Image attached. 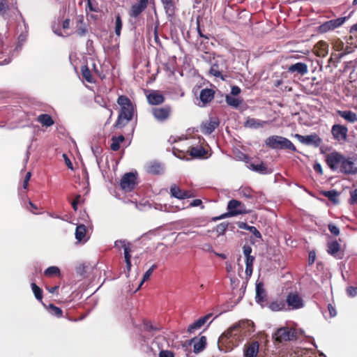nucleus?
I'll list each match as a JSON object with an SVG mask.
<instances>
[{
	"label": "nucleus",
	"instance_id": "1",
	"mask_svg": "<svg viewBox=\"0 0 357 357\" xmlns=\"http://www.w3.org/2000/svg\"><path fill=\"white\" fill-rule=\"evenodd\" d=\"M117 103L121 109L114 127L120 129L125 127L132 119L135 107L130 98L124 95L119 96Z\"/></svg>",
	"mask_w": 357,
	"mask_h": 357
},
{
	"label": "nucleus",
	"instance_id": "2",
	"mask_svg": "<svg viewBox=\"0 0 357 357\" xmlns=\"http://www.w3.org/2000/svg\"><path fill=\"white\" fill-rule=\"evenodd\" d=\"M266 144L273 149H289L296 152L297 149L294 144L288 139L278 135H273L266 139Z\"/></svg>",
	"mask_w": 357,
	"mask_h": 357
},
{
	"label": "nucleus",
	"instance_id": "3",
	"mask_svg": "<svg viewBox=\"0 0 357 357\" xmlns=\"http://www.w3.org/2000/svg\"><path fill=\"white\" fill-rule=\"evenodd\" d=\"M345 157L346 155L334 151L326 155L325 161L332 171L342 173Z\"/></svg>",
	"mask_w": 357,
	"mask_h": 357
},
{
	"label": "nucleus",
	"instance_id": "4",
	"mask_svg": "<svg viewBox=\"0 0 357 357\" xmlns=\"http://www.w3.org/2000/svg\"><path fill=\"white\" fill-rule=\"evenodd\" d=\"M228 213L221 215L217 219L223 218L225 217L236 216L238 215L247 214L250 213V210L247 209L245 204L241 202L236 199H231L228 202L227 205Z\"/></svg>",
	"mask_w": 357,
	"mask_h": 357
},
{
	"label": "nucleus",
	"instance_id": "5",
	"mask_svg": "<svg viewBox=\"0 0 357 357\" xmlns=\"http://www.w3.org/2000/svg\"><path fill=\"white\" fill-rule=\"evenodd\" d=\"M238 332L239 335H250L255 332V324L251 320H242L231 326L228 333Z\"/></svg>",
	"mask_w": 357,
	"mask_h": 357
},
{
	"label": "nucleus",
	"instance_id": "6",
	"mask_svg": "<svg viewBox=\"0 0 357 357\" xmlns=\"http://www.w3.org/2000/svg\"><path fill=\"white\" fill-rule=\"evenodd\" d=\"M284 302L287 305V310H294L304 307V301L297 291L289 292Z\"/></svg>",
	"mask_w": 357,
	"mask_h": 357
},
{
	"label": "nucleus",
	"instance_id": "7",
	"mask_svg": "<svg viewBox=\"0 0 357 357\" xmlns=\"http://www.w3.org/2000/svg\"><path fill=\"white\" fill-rule=\"evenodd\" d=\"M172 107L169 105L162 107H155L151 109V114L154 119L159 122L167 121L172 115Z\"/></svg>",
	"mask_w": 357,
	"mask_h": 357
},
{
	"label": "nucleus",
	"instance_id": "8",
	"mask_svg": "<svg viewBox=\"0 0 357 357\" xmlns=\"http://www.w3.org/2000/svg\"><path fill=\"white\" fill-rule=\"evenodd\" d=\"M137 185V177L132 172L126 173L121 178L120 186L126 192H131Z\"/></svg>",
	"mask_w": 357,
	"mask_h": 357
},
{
	"label": "nucleus",
	"instance_id": "9",
	"mask_svg": "<svg viewBox=\"0 0 357 357\" xmlns=\"http://www.w3.org/2000/svg\"><path fill=\"white\" fill-rule=\"evenodd\" d=\"M342 174L346 175H354L357 174V155L345 157Z\"/></svg>",
	"mask_w": 357,
	"mask_h": 357
},
{
	"label": "nucleus",
	"instance_id": "10",
	"mask_svg": "<svg viewBox=\"0 0 357 357\" xmlns=\"http://www.w3.org/2000/svg\"><path fill=\"white\" fill-rule=\"evenodd\" d=\"M212 317H213V314L208 313V314L200 317L199 319H198L197 320L194 321L192 324L189 325V326L187 328V332L188 333H194L197 331L200 330L207 323H208V325L206 326H208L213 321V320L209 321Z\"/></svg>",
	"mask_w": 357,
	"mask_h": 357
},
{
	"label": "nucleus",
	"instance_id": "11",
	"mask_svg": "<svg viewBox=\"0 0 357 357\" xmlns=\"http://www.w3.org/2000/svg\"><path fill=\"white\" fill-rule=\"evenodd\" d=\"M348 131V128L342 124H334L331 128L333 137L338 142L347 139Z\"/></svg>",
	"mask_w": 357,
	"mask_h": 357
},
{
	"label": "nucleus",
	"instance_id": "12",
	"mask_svg": "<svg viewBox=\"0 0 357 357\" xmlns=\"http://www.w3.org/2000/svg\"><path fill=\"white\" fill-rule=\"evenodd\" d=\"M301 143L306 145H312L314 147H319L321 143V138L316 133L303 136L299 134H296L294 136Z\"/></svg>",
	"mask_w": 357,
	"mask_h": 357
},
{
	"label": "nucleus",
	"instance_id": "13",
	"mask_svg": "<svg viewBox=\"0 0 357 357\" xmlns=\"http://www.w3.org/2000/svg\"><path fill=\"white\" fill-rule=\"evenodd\" d=\"M346 20L347 17H344L327 21L319 26V31L320 33H326L329 31L334 30L343 24Z\"/></svg>",
	"mask_w": 357,
	"mask_h": 357
},
{
	"label": "nucleus",
	"instance_id": "14",
	"mask_svg": "<svg viewBox=\"0 0 357 357\" xmlns=\"http://www.w3.org/2000/svg\"><path fill=\"white\" fill-rule=\"evenodd\" d=\"M326 251L330 255L337 259H342L344 257V251L337 241L328 242Z\"/></svg>",
	"mask_w": 357,
	"mask_h": 357
},
{
	"label": "nucleus",
	"instance_id": "15",
	"mask_svg": "<svg viewBox=\"0 0 357 357\" xmlns=\"http://www.w3.org/2000/svg\"><path fill=\"white\" fill-rule=\"evenodd\" d=\"M148 5L149 0H139L131 6L129 10V15L131 17H137L146 9Z\"/></svg>",
	"mask_w": 357,
	"mask_h": 357
},
{
	"label": "nucleus",
	"instance_id": "16",
	"mask_svg": "<svg viewBox=\"0 0 357 357\" xmlns=\"http://www.w3.org/2000/svg\"><path fill=\"white\" fill-rule=\"evenodd\" d=\"M259 352V344L257 341L246 343L243 347V357H257Z\"/></svg>",
	"mask_w": 357,
	"mask_h": 357
},
{
	"label": "nucleus",
	"instance_id": "17",
	"mask_svg": "<svg viewBox=\"0 0 357 357\" xmlns=\"http://www.w3.org/2000/svg\"><path fill=\"white\" fill-rule=\"evenodd\" d=\"M219 123L220 122L218 118H210L209 121L202 124L201 131L204 135H210L218 127Z\"/></svg>",
	"mask_w": 357,
	"mask_h": 357
},
{
	"label": "nucleus",
	"instance_id": "18",
	"mask_svg": "<svg viewBox=\"0 0 357 357\" xmlns=\"http://www.w3.org/2000/svg\"><path fill=\"white\" fill-rule=\"evenodd\" d=\"M171 195L178 199L194 197L193 193L190 190H182L176 185H172L170 188Z\"/></svg>",
	"mask_w": 357,
	"mask_h": 357
},
{
	"label": "nucleus",
	"instance_id": "19",
	"mask_svg": "<svg viewBox=\"0 0 357 357\" xmlns=\"http://www.w3.org/2000/svg\"><path fill=\"white\" fill-rule=\"evenodd\" d=\"M178 0H160L164 10L168 17H173L176 10V4Z\"/></svg>",
	"mask_w": 357,
	"mask_h": 357
},
{
	"label": "nucleus",
	"instance_id": "20",
	"mask_svg": "<svg viewBox=\"0 0 357 357\" xmlns=\"http://www.w3.org/2000/svg\"><path fill=\"white\" fill-rule=\"evenodd\" d=\"M305 332L303 329L294 327H281L277 329L273 335H304Z\"/></svg>",
	"mask_w": 357,
	"mask_h": 357
},
{
	"label": "nucleus",
	"instance_id": "21",
	"mask_svg": "<svg viewBox=\"0 0 357 357\" xmlns=\"http://www.w3.org/2000/svg\"><path fill=\"white\" fill-rule=\"evenodd\" d=\"M149 103L151 105H159L162 104L165 100V96L157 91H153L146 96Z\"/></svg>",
	"mask_w": 357,
	"mask_h": 357
},
{
	"label": "nucleus",
	"instance_id": "22",
	"mask_svg": "<svg viewBox=\"0 0 357 357\" xmlns=\"http://www.w3.org/2000/svg\"><path fill=\"white\" fill-rule=\"evenodd\" d=\"M143 327L144 331L150 333H165L163 327L158 324H153L151 321L144 320Z\"/></svg>",
	"mask_w": 357,
	"mask_h": 357
},
{
	"label": "nucleus",
	"instance_id": "23",
	"mask_svg": "<svg viewBox=\"0 0 357 357\" xmlns=\"http://www.w3.org/2000/svg\"><path fill=\"white\" fill-rule=\"evenodd\" d=\"M287 71L291 73H296L298 75H304L307 73L308 68L306 63L298 62L289 66L287 68Z\"/></svg>",
	"mask_w": 357,
	"mask_h": 357
},
{
	"label": "nucleus",
	"instance_id": "24",
	"mask_svg": "<svg viewBox=\"0 0 357 357\" xmlns=\"http://www.w3.org/2000/svg\"><path fill=\"white\" fill-rule=\"evenodd\" d=\"M256 302L264 307V303L266 301V294L264 289L263 282H258L256 284Z\"/></svg>",
	"mask_w": 357,
	"mask_h": 357
},
{
	"label": "nucleus",
	"instance_id": "25",
	"mask_svg": "<svg viewBox=\"0 0 357 357\" xmlns=\"http://www.w3.org/2000/svg\"><path fill=\"white\" fill-rule=\"evenodd\" d=\"M336 114L348 123H354L357 122V114L351 110H337Z\"/></svg>",
	"mask_w": 357,
	"mask_h": 357
},
{
	"label": "nucleus",
	"instance_id": "26",
	"mask_svg": "<svg viewBox=\"0 0 357 357\" xmlns=\"http://www.w3.org/2000/svg\"><path fill=\"white\" fill-rule=\"evenodd\" d=\"M191 343L193 344V351L195 353L201 352L206 346V340L205 336H201L199 339L195 337L192 339Z\"/></svg>",
	"mask_w": 357,
	"mask_h": 357
},
{
	"label": "nucleus",
	"instance_id": "27",
	"mask_svg": "<svg viewBox=\"0 0 357 357\" xmlns=\"http://www.w3.org/2000/svg\"><path fill=\"white\" fill-rule=\"evenodd\" d=\"M314 50L317 56L324 57L328 52V44L325 41L320 40L314 46Z\"/></svg>",
	"mask_w": 357,
	"mask_h": 357
},
{
	"label": "nucleus",
	"instance_id": "28",
	"mask_svg": "<svg viewBox=\"0 0 357 357\" xmlns=\"http://www.w3.org/2000/svg\"><path fill=\"white\" fill-rule=\"evenodd\" d=\"M146 172L151 174L159 175L163 173L164 168L160 162H151L146 166Z\"/></svg>",
	"mask_w": 357,
	"mask_h": 357
},
{
	"label": "nucleus",
	"instance_id": "29",
	"mask_svg": "<svg viewBox=\"0 0 357 357\" xmlns=\"http://www.w3.org/2000/svg\"><path fill=\"white\" fill-rule=\"evenodd\" d=\"M215 91L212 89H204L201 91L199 98L204 105L210 102L213 98Z\"/></svg>",
	"mask_w": 357,
	"mask_h": 357
},
{
	"label": "nucleus",
	"instance_id": "30",
	"mask_svg": "<svg viewBox=\"0 0 357 357\" xmlns=\"http://www.w3.org/2000/svg\"><path fill=\"white\" fill-rule=\"evenodd\" d=\"M266 123V121H261L259 119H257L255 118L248 117L245 122L244 123V126L245 128L257 129L260 127H263Z\"/></svg>",
	"mask_w": 357,
	"mask_h": 357
},
{
	"label": "nucleus",
	"instance_id": "31",
	"mask_svg": "<svg viewBox=\"0 0 357 357\" xmlns=\"http://www.w3.org/2000/svg\"><path fill=\"white\" fill-rule=\"evenodd\" d=\"M268 307L273 312L286 310V303L282 300L273 301L268 303Z\"/></svg>",
	"mask_w": 357,
	"mask_h": 357
},
{
	"label": "nucleus",
	"instance_id": "32",
	"mask_svg": "<svg viewBox=\"0 0 357 357\" xmlns=\"http://www.w3.org/2000/svg\"><path fill=\"white\" fill-rule=\"evenodd\" d=\"M192 158H204L207 154V151L202 146H192L188 151Z\"/></svg>",
	"mask_w": 357,
	"mask_h": 357
},
{
	"label": "nucleus",
	"instance_id": "33",
	"mask_svg": "<svg viewBox=\"0 0 357 357\" xmlns=\"http://www.w3.org/2000/svg\"><path fill=\"white\" fill-rule=\"evenodd\" d=\"M320 194L328 199L329 201L333 204H337L339 202L338 196L340 193L335 190H323Z\"/></svg>",
	"mask_w": 357,
	"mask_h": 357
},
{
	"label": "nucleus",
	"instance_id": "34",
	"mask_svg": "<svg viewBox=\"0 0 357 357\" xmlns=\"http://www.w3.org/2000/svg\"><path fill=\"white\" fill-rule=\"evenodd\" d=\"M131 243H128V245H126V247H125L123 248V255H124V258H125V262L126 264V268H127V270H128V274H129L130 271V269H131V252H132V250H131Z\"/></svg>",
	"mask_w": 357,
	"mask_h": 357
},
{
	"label": "nucleus",
	"instance_id": "35",
	"mask_svg": "<svg viewBox=\"0 0 357 357\" xmlns=\"http://www.w3.org/2000/svg\"><path fill=\"white\" fill-rule=\"evenodd\" d=\"M248 167L249 169H252V171H255L256 172H258V173L262 174H266L269 172L267 167L263 162H260L259 164H257V165L253 164V163H248Z\"/></svg>",
	"mask_w": 357,
	"mask_h": 357
},
{
	"label": "nucleus",
	"instance_id": "36",
	"mask_svg": "<svg viewBox=\"0 0 357 357\" xmlns=\"http://www.w3.org/2000/svg\"><path fill=\"white\" fill-rule=\"evenodd\" d=\"M36 120L40 124L46 127H50L54 125V121L52 116L47 114H40L39 116H38Z\"/></svg>",
	"mask_w": 357,
	"mask_h": 357
},
{
	"label": "nucleus",
	"instance_id": "37",
	"mask_svg": "<svg viewBox=\"0 0 357 357\" xmlns=\"http://www.w3.org/2000/svg\"><path fill=\"white\" fill-rule=\"evenodd\" d=\"M125 140V137L123 135H120L118 137L112 136L111 141L110 149L114 151H117L120 149V143Z\"/></svg>",
	"mask_w": 357,
	"mask_h": 357
},
{
	"label": "nucleus",
	"instance_id": "38",
	"mask_svg": "<svg viewBox=\"0 0 357 357\" xmlns=\"http://www.w3.org/2000/svg\"><path fill=\"white\" fill-rule=\"evenodd\" d=\"M222 69L220 67L219 64L217 63H213L210 70H209V74L215 77H220L222 79H225L222 75Z\"/></svg>",
	"mask_w": 357,
	"mask_h": 357
},
{
	"label": "nucleus",
	"instance_id": "39",
	"mask_svg": "<svg viewBox=\"0 0 357 357\" xmlns=\"http://www.w3.org/2000/svg\"><path fill=\"white\" fill-rule=\"evenodd\" d=\"M226 102L233 108H238L242 103V99L233 97L231 95H227L225 97Z\"/></svg>",
	"mask_w": 357,
	"mask_h": 357
},
{
	"label": "nucleus",
	"instance_id": "40",
	"mask_svg": "<svg viewBox=\"0 0 357 357\" xmlns=\"http://www.w3.org/2000/svg\"><path fill=\"white\" fill-rule=\"evenodd\" d=\"M254 261V256H248L245 257V274L248 277H250L252 273Z\"/></svg>",
	"mask_w": 357,
	"mask_h": 357
},
{
	"label": "nucleus",
	"instance_id": "41",
	"mask_svg": "<svg viewBox=\"0 0 357 357\" xmlns=\"http://www.w3.org/2000/svg\"><path fill=\"white\" fill-rule=\"evenodd\" d=\"M87 32L88 29H86V25L84 23L83 17H82L77 22L76 33L79 36L82 37L85 36Z\"/></svg>",
	"mask_w": 357,
	"mask_h": 357
},
{
	"label": "nucleus",
	"instance_id": "42",
	"mask_svg": "<svg viewBox=\"0 0 357 357\" xmlns=\"http://www.w3.org/2000/svg\"><path fill=\"white\" fill-rule=\"evenodd\" d=\"M81 73L82 77L85 79L86 82L89 83H93L94 82L91 70L86 65L81 67Z\"/></svg>",
	"mask_w": 357,
	"mask_h": 357
},
{
	"label": "nucleus",
	"instance_id": "43",
	"mask_svg": "<svg viewBox=\"0 0 357 357\" xmlns=\"http://www.w3.org/2000/svg\"><path fill=\"white\" fill-rule=\"evenodd\" d=\"M86 229L85 225H79L77 226L75 229V238L77 241H81L86 236Z\"/></svg>",
	"mask_w": 357,
	"mask_h": 357
},
{
	"label": "nucleus",
	"instance_id": "44",
	"mask_svg": "<svg viewBox=\"0 0 357 357\" xmlns=\"http://www.w3.org/2000/svg\"><path fill=\"white\" fill-rule=\"evenodd\" d=\"M44 275L49 278L54 276L59 277L61 275V271L57 266H50L45 271Z\"/></svg>",
	"mask_w": 357,
	"mask_h": 357
},
{
	"label": "nucleus",
	"instance_id": "45",
	"mask_svg": "<svg viewBox=\"0 0 357 357\" xmlns=\"http://www.w3.org/2000/svg\"><path fill=\"white\" fill-rule=\"evenodd\" d=\"M31 286V289H32V291L34 294L36 298L39 301H42V299H43L42 289L34 282H32Z\"/></svg>",
	"mask_w": 357,
	"mask_h": 357
},
{
	"label": "nucleus",
	"instance_id": "46",
	"mask_svg": "<svg viewBox=\"0 0 357 357\" xmlns=\"http://www.w3.org/2000/svg\"><path fill=\"white\" fill-rule=\"evenodd\" d=\"M123 23L120 15H117L115 19V34L119 37L122 29Z\"/></svg>",
	"mask_w": 357,
	"mask_h": 357
},
{
	"label": "nucleus",
	"instance_id": "47",
	"mask_svg": "<svg viewBox=\"0 0 357 357\" xmlns=\"http://www.w3.org/2000/svg\"><path fill=\"white\" fill-rule=\"evenodd\" d=\"M49 310L52 315H54L56 317H61L63 315L62 310L53 304L49 305Z\"/></svg>",
	"mask_w": 357,
	"mask_h": 357
},
{
	"label": "nucleus",
	"instance_id": "48",
	"mask_svg": "<svg viewBox=\"0 0 357 357\" xmlns=\"http://www.w3.org/2000/svg\"><path fill=\"white\" fill-rule=\"evenodd\" d=\"M156 268H157V266L155 264H153L145 272V273L144 274V276H143V279L139 284V288H140V287L142 285V284L145 281H146L149 279L150 276L151 275V274L153 273V272L154 271V270Z\"/></svg>",
	"mask_w": 357,
	"mask_h": 357
},
{
	"label": "nucleus",
	"instance_id": "49",
	"mask_svg": "<svg viewBox=\"0 0 357 357\" xmlns=\"http://www.w3.org/2000/svg\"><path fill=\"white\" fill-rule=\"evenodd\" d=\"M346 54L345 52L332 53L329 62H340V59Z\"/></svg>",
	"mask_w": 357,
	"mask_h": 357
},
{
	"label": "nucleus",
	"instance_id": "50",
	"mask_svg": "<svg viewBox=\"0 0 357 357\" xmlns=\"http://www.w3.org/2000/svg\"><path fill=\"white\" fill-rule=\"evenodd\" d=\"M9 6L7 0H0V14L3 15L8 10Z\"/></svg>",
	"mask_w": 357,
	"mask_h": 357
},
{
	"label": "nucleus",
	"instance_id": "51",
	"mask_svg": "<svg viewBox=\"0 0 357 357\" xmlns=\"http://www.w3.org/2000/svg\"><path fill=\"white\" fill-rule=\"evenodd\" d=\"M349 203L351 204H357V188L350 192Z\"/></svg>",
	"mask_w": 357,
	"mask_h": 357
},
{
	"label": "nucleus",
	"instance_id": "52",
	"mask_svg": "<svg viewBox=\"0 0 357 357\" xmlns=\"http://www.w3.org/2000/svg\"><path fill=\"white\" fill-rule=\"evenodd\" d=\"M328 227L330 232L334 236H338L340 234V229L336 225L331 223L328 225Z\"/></svg>",
	"mask_w": 357,
	"mask_h": 357
},
{
	"label": "nucleus",
	"instance_id": "53",
	"mask_svg": "<svg viewBox=\"0 0 357 357\" xmlns=\"http://www.w3.org/2000/svg\"><path fill=\"white\" fill-rule=\"evenodd\" d=\"M347 294L349 297L357 296V287L350 286L347 289Z\"/></svg>",
	"mask_w": 357,
	"mask_h": 357
},
{
	"label": "nucleus",
	"instance_id": "54",
	"mask_svg": "<svg viewBox=\"0 0 357 357\" xmlns=\"http://www.w3.org/2000/svg\"><path fill=\"white\" fill-rule=\"evenodd\" d=\"M128 245V243H126V241L125 240H117L114 243V247L118 249H121V248L123 249Z\"/></svg>",
	"mask_w": 357,
	"mask_h": 357
},
{
	"label": "nucleus",
	"instance_id": "55",
	"mask_svg": "<svg viewBox=\"0 0 357 357\" xmlns=\"http://www.w3.org/2000/svg\"><path fill=\"white\" fill-rule=\"evenodd\" d=\"M315 259H316V252L314 250H311L309 252V256H308V265L312 266L314 263Z\"/></svg>",
	"mask_w": 357,
	"mask_h": 357
},
{
	"label": "nucleus",
	"instance_id": "56",
	"mask_svg": "<svg viewBox=\"0 0 357 357\" xmlns=\"http://www.w3.org/2000/svg\"><path fill=\"white\" fill-rule=\"evenodd\" d=\"M159 357H174V355L171 351L162 350L159 354Z\"/></svg>",
	"mask_w": 357,
	"mask_h": 357
},
{
	"label": "nucleus",
	"instance_id": "57",
	"mask_svg": "<svg viewBox=\"0 0 357 357\" xmlns=\"http://www.w3.org/2000/svg\"><path fill=\"white\" fill-rule=\"evenodd\" d=\"M248 231H250L251 233H252L253 235L256 238H261V233L254 226H250V227H248Z\"/></svg>",
	"mask_w": 357,
	"mask_h": 357
},
{
	"label": "nucleus",
	"instance_id": "58",
	"mask_svg": "<svg viewBox=\"0 0 357 357\" xmlns=\"http://www.w3.org/2000/svg\"><path fill=\"white\" fill-rule=\"evenodd\" d=\"M31 172H28L24 178V181H23V188L24 189H26L27 187H28V185H29V181L31 178Z\"/></svg>",
	"mask_w": 357,
	"mask_h": 357
},
{
	"label": "nucleus",
	"instance_id": "59",
	"mask_svg": "<svg viewBox=\"0 0 357 357\" xmlns=\"http://www.w3.org/2000/svg\"><path fill=\"white\" fill-rule=\"evenodd\" d=\"M328 310L329 312L331 317H334L336 316L337 312L335 307L331 303H329L328 305Z\"/></svg>",
	"mask_w": 357,
	"mask_h": 357
},
{
	"label": "nucleus",
	"instance_id": "60",
	"mask_svg": "<svg viewBox=\"0 0 357 357\" xmlns=\"http://www.w3.org/2000/svg\"><path fill=\"white\" fill-rule=\"evenodd\" d=\"M294 337L295 336H289V335H287V336H276L275 341H278V342H281L282 340L291 341V340H294Z\"/></svg>",
	"mask_w": 357,
	"mask_h": 357
},
{
	"label": "nucleus",
	"instance_id": "61",
	"mask_svg": "<svg viewBox=\"0 0 357 357\" xmlns=\"http://www.w3.org/2000/svg\"><path fill=\"white\" fill-rule=\"evenodd\" d=\"M80 199H81V195H78L75 197V198L74 199V200L72 202V207L74 209V211H75L77 210V205L79 202Z\"/></svg>",
	"mask_w": 357,
	"mask_h": 357
},
{
	"label": "nucleus",
	"instance_id": "62",
	"mask_svg": "<svg viewBox=\"0 0 357 357\" xmlns=\"http://www.w3.org/2000/svg\"><path fill=\"white\" fill-rule=\"evenodd\" d=\"M344 47V43L340 41V40H337L334 44H333V48L336 50V51H341Z\"/></svg>",
	"mask_w": 357,
	"mask_h": 357
},
{
	"label": "nucleus",
	"instance_id": "63",
	"mask_svg": "<svg viewBox=\"0 0 357 357\" xmlns=\"http://www.w3.org/2000/svg\"><path fill=\"white\" fill-rule=\"evenodd\" d=\"M243 254L245 257L248 256H252L251 255L252 248L250 245H244L243 248Z\"/></svg>",
	"mask_w": 357,
	"mask_h": 357
},
{
	"label": "nucleus",
	"instance_id": "64",
	"mask_svg": "<svg viewBox=\"0 0 357 357\" xmlns=\"http://www.w3.org/2000/svg\"><path fill=\"white\" fill-rule=\"evenodd\" d=\"M241 93V89L238 86H233L231 89V96H238Z\"/></svg>",
	"mask_w": 357,
	"mask_h": 357
}]
</instances>
